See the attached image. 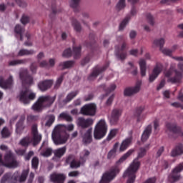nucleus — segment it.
<instances>
[{
  "label": "nucleus",
  "instance_id": "nucleus-1",
  "mask_svg": "<svg viewBox=\"0 0 183 183\" xmlns=\"http://www.w3.org/2000/svg\"><path fill=\"white\" fill-rule=\"evenodd\" d=\"M147 155V149L140 147L137 153V157L134 159L129 168L125 171L123 174V178H129L127 183L135 182V178H137V171L141 167V162L139 161L141 158H144Z\"/></svg>",
  "mask_w": 183,
  "mask_h": 183
},
{
  "label": "nucleus",
  "instance_id": "nucleus-2",
  "mask_svg": "<svg viewBox=\"0 0 183 183\" xmlns=\"http://www.w3.org/2000/svg\"><path fill=\"white\" fill-rule=\"evenodd\" d=\"M74 124L67 126L64 124H58L52 132L51 138L55 145H64L68 141V134L66 131H74Z\"/></svg>",
  "mask_w": 183,
  "mask_h": 183
},
{
  "label": "nucleus",
  "instance_id": "nucleus-3",
  "mask_svg": "<svg viewBox=\"0 0 183 183\" xmlns=\"http://www.w3.org/2000/svg\"><path fill=\"white\" fill-rule=\"evenodd\" d=\"M177 68L181 71L175 69V65L172 64L169 70L164 71V76L168 78L167 82L171 84H179L182 81L183 63L179 62Z\"/></svg>",
  "mask_w": 183,
  "mask_h": 183
},
{
  "label": "nucleus",
  "instance_id": "nucleus-4",
  "mask_svg": "<svg viewBox=\"0 0 183 183\" xmlns=\"http://www.w3.org/2000/svg\"><path fill=\"white\" fill-rule=\"evenodd\" d=\"M56 97L51 96H41L33 104L32 109L34 112H42L44 108H50L55 102Z\"/></svg>",
  "mask_w": 183,
  "mask_h": 183
},
{
  "label": "nucleus",
  "instance_id": "nucleus-5",
  "mask_svg": "<svg viewBox=\"0 0 183 183\" xmlns=\"http://www.w3.org/2000/svg\"><path fill=\"white\" fill-rule=\"evenodd\" d=\"M89 43L88 41L85 42V46L87 48H90L92 52L87 54L86 57L81 60L82 66H84V65L89 64V61H91V58H92L94 55H95V54H97V52H98V51L99 50V49L97 47V44H95V33L91 32L89 34Z\"/></svg>",
  "mask_w": 183,
  "mask_h": 183
},
{
  "label": "nucleus",
  "instance_id": "nucleus-6",
  "mask_svg": "<svg viewBox=\"0 0 183 183\" xmlns=\"http://www.w3.org/2000/svg\"><path fill=\"white\" fill-rule=\"evenodd\" d=\"M107 131H108V127L105 120L101 119L95 127L94 131V139H102L105 135H107Z\"/></svg>",
  "mask_w": 183,
  "mask_h": 183
},
{
  "label": "nucleus",
  "instance_id": "nucleus-7",
  "mask_svg": "<svg viewBox=\"0 0 183 183\" xmlns=\"http://www.w3.org/2000/svg\"><path fill=\"white\" fill-rule=\"evenodd\" d=\"M29 89L26 88L24 90L20 92L19 95L20 102L24 104H30L31 101H34L36 98V94L35 93H30Z\"/></svg>",
  "mask_w": 183,
  "mask_h": 183
},
{
  "label": "nucleus",
  "instance_id": "nucleus-8",
  "mask_svg": "<svg viewBox=\"0 0 183 183\" xmlns=\"http://www.w3.org/2000/svg\"><path fill=\"white\" fill-rule=\"evenodd\" d=\"M183 171L182 164L177 165L172 169V172L168 176V181L169 183L178 182L181 179V172Z\"/></svg>",
  "mask_w": 183,
  "mask_h": 183
},
{
  "label": "nucleus",
  "instance_id": "nucleus-9",
  "mask_svg": "<svg viewBox=\"0 0 183 183\" xmlns=\"http://www.w3.org/2000/svg\"><path fill=\"white\" fill-rule=\"evenodd\" d=\"M4 164L5 167H8L9 168H16L18 167V162L11 150L6 152L4 155Z\"/></svg>",
  "mask_w": 183,
  "mask_h": 183
},
{
  "label": "nucleus",
  "instance_id": "nucleus-10",
  "mask_svg": "<svg viewBox=\"0 0 183 183\" xmlns=\"http://www.w3.org/2000/svg\"><path fill=\"white\" fill-rule=\"evenodd\" d=\"M80 114L86 117H94L97 114V105L93 103L85 104L81 108Z\"/></svg>",
  "mask_w": 183,
  "mask_h": 183
},
{
  "label": "nucleus",
  "instance_id": "nucleus-11",
  "mask_svg": "<svg viewBox=\"0 0 183 183\" xmlns=\"http://www.w3.org/2000/svg\"><path fill=\"white\" fill-rule=\"evenodd\" d=\"M165 44V39H159L154 41V44L156 45V46H159L160 49V51L164 54V55H167L168 56H171L172 55V51L177 49V46L174 45L172 47V50L168 49H163L164 45Z\"/></svg>",
  "mask_w": 183,
  "mask_h": 183
},
{
  "label": "nucleus",
  "instance_id": "nucleus-12",
  "mask_svg": "<svg viewBox=\"0 0 183 183\" xmlns=\"http://www.w3.org/2000/svg\"><path fill=\"white\" fill-rule=\"evenodd\" d=\"M19 76L23 85H32L34 84V77L29 74L27 69L21 71Z\"/></svg>",
  "mask_w": 183,
  "mask_h": 183
},
{
  "label": "nucleus",
  "instance_id": "nucleus-13",
  "mask_svg": "<svg viewBox=\"0 0 183 183\" xmlns=\"http://www.w3.org/2000/svg\"><path fill=\"white\" fill-rule=\"evenodd\" d=\"M77 127L81 129H86L92 125H94V119L92 118L85 119L84 117H79L76 121Z\"/></svg>",
  "mask_w": 183,
  "mask_h": 183
},
{
  "label": "nucleus",
  "instance_id": "nucleus-14",
  "mask_svg": "<svg viewBox=\"0 0 183 183\" xmlns=\"http://www.w3.org/2000/svg\"><path fill=\"white\" fill-rule=\"evenodd\" d=\"M108 64H106L102 67L99 66H96L94 68H93L91 74L88 76V80L94 81V79H96L99 74H102V72H104L107 70V68H108Z\"/></svg>",
  "mask_w": 183,
  "mask_h": 183
},
{
  "label": "nucleus",
  "instance_id": "nucleus-15",
  "mask_svg": "<svg viewBox=\"0 0 183 183\" xmlns=\"http://www.w3.org/2000/svg\"><path fill=\"white\" fill-rule=\"evenodd\" d=\"M31 134L33 135V147H36L42 141V135L38 133V126L36 124L31 126Z\"/></svg>",
  "mask_w": 183,
  "mask_h": 183
},
{
  "label": "nucleus",
  "instance_id": "nucleus-16",
  "mask_svg": "<svg viewBox=\"0 0 183 183\" xmlns=\"http://www.w3.org/2000/svg\"><path fill=\"white\" fill-rule=\"evenodd\" d=\"M166 128L172 132L174 135H178L179 137H183L182 129L180 127H178L175 123H167Z\"/></svg>",
  "mask_w": 183,
  "mask_h": 183
},
{
  "label": "nucleus",
  "instance_id": "nucleus-17",
  "mask_svg": "<svg viewBox=\"0 0 183 183\" xmlns=\"http://www.w3.org/2000/svg\"><path fill=\"white\" fill-rule=\"evenodd\" d=\"M54 84V80L52 79H46L39 82L38 88L41 92H45L50 89V88Z\"/></svg>",
  "mask_w": 183,
  "mask_h": 183
},
{
  "label": "nucleus",
  "instance_id": "nucleus-18",
  "mask_svg": "<svg viewBox=\"0 0 183 183\" xmlns=\"http://www.w3.org/2000/svg\"><path fill=\"white\" fill-rule=\"evenodd\" d=\"M122 114V110L121 109H114L112 112V117L110 118L111 125H117L118 121H119V117Z\"/></svg>",
  "mask_w": 183,
  "mask_h": 183
},
{
  "label": "nucleus",
  "instance_id": "nucleus-19",
  "mask_svg": "<svg viewBox=\"0 0 183 183\" xmlns=\"http://www.w3.org/2000/svg\"><path fill=\"white\" fill-rule=\"evenodd\" d=\"M141 89V81H137L136 86L134 87H129L125 89L124 95L125 97H131L134 94H138V92Z\"/></svg>",
  "mask_w": 183,
  "mask_h": 183
},
{
  "label": "nucleus",
  "instance_id": "nucleus-20",
  "mask_svg": "<svg viewBox=\"0 0 183 183\" xmlns=\"http://www.w3.org/2000/svg\"><path fill=\"white\" fill-rule=\"evenodd\" d=\"M50 179L53 183H64L66 176L62 173H54L51 174Z\"/></svg>",
  "mask_w": 183,
  "mask_h": 183
},
{
  "label": "nucleus",
  "instance_id": "nucleus-21",
  "mask_svg": "<svg viewBox=\"0 0 183 183\" xmlns=\"http://www.w3.org/2000/svg\"><path fill=\"white\" fill-rule=\"evenodd\" d=\"M24 122H25V115L22 114L16 124V132L19 135H21L24 132V129H25V124H24Z\"/></svg>",
  "mask_w": 183,
  "mask_h": 183
},
{
  "label": "nucleus",
  "instance_id": "nucleus-22",
  "mask_svg": "<svg viewBox=\"0 0 183 183\" xmlns=\"http://www.w3.org/2000/svg\"><path fill=\"white\" fill-rule=\"evenodd\" d=\"M14 82V79H12V76L9 77V79L5 80L4 78L0 77V86L3 88V89H9L12 88V84Z\"/></svg>",
  "mask_w": 183,
  "mask_h": 183
},
{
  "label": "nucleus",
  "instance_id": "nucleus-23",
  "mask_svg": "<svg viewBox=\"0 0 183 183\" xmlns=\"http://www.w3.org/2000/svg\"><path fill=\"white\" fill-rule=\"evenodd\" d=\"M162 72V66L156 65L154 68L152 74L149 75V81L154 82L157 78H158V75H159Z\"/></svg>",
  "mask_w": 183,
  "mask_h": 183
},
{
  "label": "nucleus",
  "instance_id": "nucleus-24",
  "mask_svg": "<svg viewBox=\"0 0 183 183\" xmlns=\"http://www.w3.org/2000/svg\"><path fill=\"white\" fill-rule=\"evenodd\" d=\"M84 145H89L92 142V128L89 129L82 136Z\"/></svg>",
  "mask_w": 183,
  "mask_h": 183
},
{
  "label": "nucleus",
  "instance_id": "nucleus-25",
  "mask_svg": "<svg viewBox=\"0 0 183 183\" xmlns=\"http://www.w3.org/2000/svg\"><path fill=\"white\" fill-rule=\"evenodd\" d=\"M126 49L127 43L124 42L122 44L119 51L116 53V56H117V58H119V59L124 61V59L127 58V51H125Z\"/></svg>",
  "mask_w": 183,
  "mask_h": 183
},
{
  "label": "nucleus",
  "instance_id": "nucleus-26",
  "mask_svg": "<svg viewBox=\"0 0 183 183\" xmlns=\"http://www.w3.org/2000/svg\"><path fill=\"white\" fill-rule=\"evenodd\" d=\"M182 154H183V144L181 143L177 144L171 152V155L172 157H178L179 155H182Z\"/></svg>",
  "mask_w": 183,
  "mask_h": 183
},
{
  "label": "nucleus",
  "instance_id": "nucleus-27",
  "mask_svg": "<svg viewBox=\"0 0 183 183\" xmlns=\"http://www.w3.org/2000/svg\"><path fill=\"white\" fill-rule=\"evenodd\" d=\"M152 132V126L151 124L148 125L142 134V142H145L149 139L151 133Z\"/></svg>",
  "mask_w": 183,
  "mask_h": 183
},
{
  "label": "nucleus",
  "instance_id": "nucleus-28",
  "mask_svg": "<svg viewBox=\"0 0 183 183\" xmlns=\"http://www.w3.org/2000/svg\"><path fill=\"white\" fill-rule=\"evenodd\" d=\"M144 109L145 107L144 106H140L136 108V110L134 112V117L137 118V122H139L142 119H144V114H142V112H144Z\"/></svg>",
  "mask_w": 183,
  "mask_h": 183
},
{
  "label": "nucleus",
  "instance_id": "nucleus-29",
  "mask_svg": "<svg viewBox=\"0 0 183 183\" xmlns=\"http://www.w3.org/2000/svg\"><path fill=\"white\" fill-rule=\"evenodd\" d=\"M139 65L140 68L141 76H145V75H147V61H145L144 59H140Z\"/></svg>",
  "mask_w": 183,
  "mask_h": 183
},
{
  "label": "nucleus",
  "instance_id": "nucleus-30",
  "mask_svg": "<svg viewBox=\"0 0 183 183\" xmlns=\"http://www.w3.org/2000/svg\"><path fill=\"white\" fill-rule=\"evenodd\" d=\"M31 137L26 136L20 140L19 145H21V147L27 149L28 147L31 144Z\"/></svg>",
  "mask_w": 183,
  "mask_h": 183
},
{
  "label": "nucleus",
  "instance_id": "nucleus-31",
  "mask_svg": "<svg viewBox=\"0 0 183 183\" xmlns=\"http://www.w3.org/2000/svg\"><path fill=\"white\" fill-rule=\"evenodd\" d=\"M131 144H132V137L127 138L122 142L120 151H125V149H127Z\"/></svg>",
  "mask_w": 183,
  "mask_h": 183
},
{
  "label": "nucleus",
  "instance_id": "nucleus-32",
  "mask_svg": "<svg viewBox=\"0 0 183 183\" xmlns=\"http://www.w3.org/2000/svg\"><path fill=\"white\" fill-rule=\"evenodd\" d=\"M79 94V90L71 92L67 94L66 99L63 100L64 104H68L71 102V101H72V99H74V98H75V97H76V95H78Z\"/></svg>",
  "mask_w": 183,
  "mask_h": 183
},
{
  "label": "nucleus",
  "instance_id": "nucleus-33",
  "mask_svg": "<svg viewBox=\"0 0 183 183\" xmlns=\"http://www.w3.org/2000/svg\"><path fill=\"white\" fill-rule=\"evenodd\" d=\"M99 88H102L104 92H106V97L108 95V94H111V92H113L114 89H117V84H112L109 88H107V86L105 84H102L99 86Z\"/></svg>",
  "mask_w": 183,
  "mask_h": 183
},
{
  "label": "nucleus",
  "instance_id": "nucleus-34",
  "mask_svg": "<svg viewBox=\"0 0 183 183\" xmlns=\"http://www.w3.org/2000/svg\"><path fill=\"white\" fill-rule=\"evenodd\" d=\"M28 62V59H16L9 61V66H16V65H23Z\"/></svg>",
  "mask_w": 183,
  "mask_h": 183
},
{
  "label": "nucleus",
  "instance_id": "nucleus-35",
  "mask_svg": "<svg viewBox=\"0 0 183 183\" xmlns=\"http://www.w3.org/2000/svg\"><path fill=\"white\" fill-rule=\"evenodd\" d=\"M65 152H66V147H63L54 151V156L56 158H62L65 155Z\"/></svg>",
  "mask_w": 183,
  "mask_h": 183
},
{
  "label": "nucleus",
  "instance_id": "nucleus-36",
  "mask_svg": "<svg viewBox=\"0 0 183 183\" xmlns=\"http://www.w3.org/2000/svg\"><path fill=\"white\" fill-rule=\"evenodd\" d=\"M74 65H75V61L72 60L63 61L59 64V66H62L61 69H68L69 68H72Z\"/></svg>",
  "mask_w": 183,
  "mask_h": 183
},
{
  "label": "nucleus",
  "instance_id": "nucleus-37",
  "mask_svg": "<svg viewBox=\"0 0 183 183\" xmlns=\"http://www.w3.org/2000/svg\"><path fill=\"white\" fill-rule=\"evenodd\" d=\"M34 54H35V51H34L33 49H20L19 53H18V56H28V55H34Z\"/></svg>",
  "mask_w": 183,
  "mask_h": 183
},
{
  "label": "nucleus",
  "instance_id": "nucleus-38",
  "mask_svg": "<svg viewBox=\"0 0 183 183\" xmlns=\"http://www.w3.org/2000/svg\"><path fill=\"white\" fill-rule=\"evenodd\" d=\"M14 32L17 34V35H19L20 41H24V37L22 36V34L25 32V29L24 27L21 26L19 24H17L15 26Z\"/></svg>",
  "mask_w": 183,
  "mask_h": 183
},
{
  "label": "nucleus",
  "instance_id": "nucleus-39",
  "mask_svg": "<svg viewBox=\"0 0 183 183\" xmlns=\"http://www.w3.org/2000/svg\"><path fill=\"white\" fill-rule=\"evenodd\" d=\"M82 47L81 46L73 47V56L74 59H79L81 58V51Z\"/></svg>",
  "mask_w": 183,
  "mask_h": 183
},
{
  "label": "nucleus",
  "instance_id": "nucleus-40",
  "mask_svg": "<svg viewBox=\"0 0 183 183\" xmlns=\"http://www.w3.org/2000/svg\"><path fill=\"white\" fill-rule=\"evenodd\" d=\"M91 152H89V150L84 149L82 151L79 159L81 164H85V162H86V158H88Z\"/></svg>",
  "mask_w": 183,
  "mask_h": 183
},
{
  "label": "nucleus",
  "instance_id": "nucleus-41",
  "mask_svg": "<svg viewBox=\"0 0 183 183\" xmlns=\"http://www.w3.org/2000/svg\"><path fill=\"white\" fill-rule=\"evenodd\" d=\"M51 14H50V18H52V15H56L58 12H61L60 9L56 7V3L55 1H50Z\"/></svg>",
  "mask_w": 183,
  "mask_h": 183
},
{
  "label": "nucleus",
  "instance_id": "nucleus-42",
  "mask_svg": "<svg viewBox=\"0 0 183 183\" xmlns=\"http://www.w3.org/2000/svg\"><path fill=\"white\" fill-rule=\"evenodd\" d=\"M12 132L9 129L6 127H4L1 132V137L4 139L9 138L11 137Z\"/></svg>",
  "mask_w": 183,
  "mask_h": 183
},
{
  "label": "nucleus",
  "instance_id": "nucleus-43",
  "mask_svg": "<svg viewBox=\"0 0 183 183\" xmlns=\"http://www.w3.org/2000/svg\"><path fill=\"white\" fill-rule=\"evenodd\" d=\"M48 65H49L50 66H54L55 59H50L49 61V63H47L46 61H43L40 63V66L41 68H47Z\"/></svg>",
  "mask_w": 183,
  "mask_h": 183
},
{
  "label": "nucleus",
  "instance_id": "nucleus-44",
  "mask_svg": "<svg viewBox=\"0 0 183 183\" xmlns=\"http://www.w3.org/2000/svg\"><path fill=\"white\" fill-rule=\"evenodd\" d=\"M59 118L60 119H64V121H66L67 122H72L73 121L72 117L65 112L61 113L59 116Z\"/></svg>",
  "mask_w": 183,
  "mask_h": 183
},
{
  "label": "nucleus",
  "instance_id": "nucleus-45",
  "mask_svg": "<svg viewBox=\"0 0 183 183\" xmlns=\"http://www.w3.org/2000/svg\"><path fill=\"white\" fill-rule=\"evenodd\" d=\"M129 19H131V15L128 14L125 19L121 22L119 25V31H122L127 26V24L129 22Z\"/></svg>",
  "mask_w": 183,
  "mask_h": 183
},
{
  "label": "nucleus",
  "instance_id": "nucleus-46",
  "mask_svg": "<svg viewBox=\"0 0 183 183\" xmlns=\"http://www.w3.org/2000/svg\"><path fill=\"white\" fill-rule=\"evenodd\" d=\"M117 134H118V129H112L106 139L107 141H112V139H114V138L117 137Z\"/></svg>",
  "mask_w": 183,
  "mask_h": 183
},
{
  "label": "nucleus",
  "instance_id": "nucleus-47",
  "mask_svg": "<svg viewBox=\"0 0 183 183\" xmlns=\"http://www.w3.org/2000/svg\"><path fill=\"white\" fill-rule=\"evenodd\" d=\"M64 76H65V73L61 74V76L57 79L54 84V89H58L59 86H61V84L64 81Z\"/></svg>",
  "mask_w": 183,
  "mask_h": 183
},
{
  "label": "nucleus",
  "instance_id": "nucleus-48",
  "mask_svg": "<svg viewBox=\"0 0 183 183\" xmlns=\"http://www.w3.org/2000/svg\"><path fill=\"white\" fill-rule=\"evenodd\" d=\"M48 120L45 124V127H51L52 124L55 122V115L54 114H49L47 116Z\"/></svg>",
  "mask_w": 183,
  "mask_h": 183
},
{
  "label": "nucleus",
  "instance_id": "nucleus-49",
  "mask_svg": "<svg viewBox=\"0 0 183 183\" xmlns=\"http://www.w3.org/2000/svg\"><path fill=\"white\" fill-rule=\"evenodd\" d=\"M71 24L74 28V31H76V32H81L82 27L81 26V24H79V22H78V21L73 19L71 21Z\"/></svg>",
  "mask_w": 183,
  "mask_h": 183
},
{
  "label": "nucleus",
  "instance_id": "nucleus-50",
  "mask_svg": "<svg viewBox=\"0 0 183 183\" xmlns=\"http://www.w3.org/2000/svg\"><path fill=\"white\" fill-rule=\"evenodd\" d=\"M39 165V159L37 157H33L31 159V168L33 169H38Z\"/></svg>",
  "mask_w": 183,
  "mask_h": 183
},
{
  "label": "nucleus",
  "instance_id": "nucleus-51",
  "mask_svg": "<svg viewBox=\"0 0 183 183\" xmlns=\"http://www.w3.org/2000/svg\"><path fill=\"white\" fill-rule=\"evenodd\" d=\"M71 8H73L75 12L79 11V1H72L70 3Z\"/></svg>",
  "mask_w": 183,
  "mask_h": 183
},
{
  "label": "nucleus",
  "instance_id": "nucleus-52",
  "mask_svg": "<svg viewBox=\"0 0 183 183\" xmlns=\"http://www.w3.org/2000/svg\"><path fill=\"white\" fill-rule=\"evenodd\" d=\"M41 155L44 157L45 158H48V157H51L52 155V149L46 148L45 150L41 152Z\"/></svg>",
  "mask_w": 183,
  "mask_h": 183
},
{
  "label": "nucleus",
  "instance_id": "nucleus-53",
  "mask_svg": "<svg viewBox=\"0 0 183 183\" xmlns=\"http://www.w3.org/2000/svg\"><path fill=\"white\" fill-rule=\"evenodd\" d=\"M64 58H71L72 56V50L71 48L66 49L62 54Z\"/></svg>",
  "mask_w": 183,
  "mask_h": 183
},
{
  "label": "nucleus",
  "instance_id": "nucleus-54",
  "mask_svg": "<svg viewBox=\"0 0 183 183\" xmlns=\"http://www.w3.org/2000/svg\"><path fill=\"white\" fill-rule=\"evenodd\" d=\"M81 165H84V164H82V162H81V160H79V162H76V160H72V162L70 164V167L71 168H79V167H81Z\"/></svg>",
  "mask_w": 183,
  "mask_h": 183
},
{
  "label": "nucleus",
  "instance_id": "nucleus-55",
  "mask_svg": "<svg viewBox=\"0 0 183 183\" xmlns=\"http://www.w3.org/2000/svg\"><path fill=\"white\" fill-rule=\"evenodd\" d=\"M125 1H120L118 2V4L116 6V9L117 11H121V9H124L125 8Z\"/></svg>",
  "mask_w": 183,
  "mask_h": 183
},
{
  "label": "nucleus",
  "instance_id": "nucleus-56",
  "mask_svg": "<svg viewBox=\"0 0 183 183\" xmlns=\"http://www.w3.org/2000/svg\"><path fill=\"white\" fill-rule=\"evenodd\" d=\"M115 154H117V150L115 149L110 150L107 154V159L115 158Z\"/></svg>",
  "mask_w": 183,
  "mask_h": 183
},
{
  "label": "nucleus",
  "instance_id": "nucleus-57",
  "mask_svg": "<svg viewBox=\"0 0 183 183\" xmlns=\"http://www.w3.org/2000/svg\"><path fill=\"white\" fill-rule=\"evenodd\" d=\"M129 65L133 69V71H132V75H134V76L138 75V67L134 66V64H132V62H129Z\"/></svg>",
  "mask_w": 183,
  "mask_h": 183
},
{
  "label": "nucleus",
  "instance_id": "nucleus-58",
  "mask_svg": "<svg viewBox=\"0 0 183 183\" xmlns=\"http://www.w3.org/2000/svg\"><path fill=\"white\" fill-rule=\"evenodd\" d=\"M147 19L149 21V23L150 24V25H152V26H154L155 22L154 21V16H152L151 14H147Z\"/></svg>",
  "mask_w": 183,
  "mask_h": 183
},
{
  "label": "nucleus",
  "instance_id": "nucleus-59",
  "mask_svg": "<svg viewBox=\"0 0 183 183\" xmlns=\"http://www.w3.org/2000/svg\"><path fill=\"white\" fill-rule=\"evenodd\" d=\"M21 22L23 24V25H26L28 22H29V17L25 15H23L21 19Z\"/></svg>",
  "mask_w": 183,
  "mask_h": 183
},
{
  "label": "nucleus",
  "instance_id": "nucleus-60",
  "mask_svg": "<svg viewBox=\"0 0 183 183\" xmlns=\"http://www.w3.org/2000/svg\"><path fill=\"white\" fill-rule=\"evenodd\" d=\"M16 2L19 5V6H20V8H26V6H28L26 1H17Z\"/></svg>",
  "mask_w": 183,
  "mask_h": 183
},
{
  "label": "nucleus",
  "instance_id": "nucleus-61",
  "mask_svg": "<svg viewBox=\"0 0 183 183\" xmlns=\"http://www.w3.org/2000/svg\"><path fill=\"white\" fill-rule=\"evenodd\" d=\"M37 68H38V66L36 65V63H32L30 66V69L33 74L36 73Z\"/></svg>",
  "mask_w": 183,
  "mask_h": 183
},
{
  "label": "nucleus",
  "instance_id": "nucleus-62",
  "mask_svg": "<svg viewBox=\"0 0 183 183\" xmlns=\"http://www.w3.org/2000/svg\"><path fill=\"white\" fill-rule=\"evenodd\" d=\"M25 152H26V149H18L17 150H16V153L17 154V155H25Z\"/></svg>",
  "mask_w": 183,
  "mask_h": 183
},
{
  "label": "nucleus",
  "instance_id": "nucleus-63",
  "mask_svg": "<svg viewBox=\"0 0 183 183\" xmlns=\"http://www.w3.org/2000/svg\"><path fill=\"white\" fill-rule=\"evenodd\" d=\"M157 182V177H150L147 179L143 183H156Z\"/></svg>",
  "mask_w": 183,
  "mask_h": 183
},
{
  "label": "nucleus",
  "instance_id": "nucleus-64",
  "mask_svg": "<svg viewBox=\"0 0 183 183\" xmlns=\"http://www.w3.org/2000/svg\"><path fill=\"white\" fill-rule=\"evenodd\" d=\"M94 99V94L92 93L89 94L87 96L84 97V101H92Z\"/></svg>",
  "mask_w": 183,
  "mask_h": 183
}]
</instances>
